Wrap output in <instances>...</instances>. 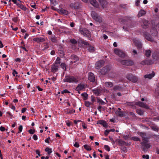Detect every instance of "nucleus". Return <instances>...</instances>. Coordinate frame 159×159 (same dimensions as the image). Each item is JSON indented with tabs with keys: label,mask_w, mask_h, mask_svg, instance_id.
Here are the masks:
<instances>
[{
	"label": "nucleus",
	"mask_w": 159,
	"mask_h": 159,
	"mask_svg": "<svg viewBox=\"0 0 159 159\" xmlns=\"http://www.w3.org/2000/svg\"><path fill=\"white\" fill-rule=\"evenodd\" d=\"M82 43L86 45H89L88 43L84 41H82Z\"/></svg>",
	"instance_id": "obj_59"
},
{
	"label": "nucleus",
	"mask_w": 159,
	"mask_h": 159,
	"mask_svg": "<svg viewBox=\"0 0 159 159\" xmlns=\"http://www.w3.org/2000/svg\"><path fill=\"white\" fill-rule=\"evenodd\" d=\"M0 130L1 131H4L5 130V128L2 126L0 127Z\"/></svg>",
	"instance_id": "obj_61"
},
{
	"label": "nucleus",
	"mask_w": 159,
	"mask_h": 159,
	"mask_svg": "<svg viewBox=\"0 0 159 159\" xmlns=\"http://www.w3.org/2000/svg\"><path fill=\"white\" fill-rule=\"evenodd\" d=\"M81 95L84 98V100H86L88 98V95L86 93H82Z\"/></svg>",
	"instance_id": "obj_42"
},
{
	"label": "nucleus",
	"mask_w": 159,
	"mask_h": 159,
	"mask_svg": "<svg viewBox=\"0 0 159 159\" xmlns=\"http://www.w3.org/2000/svg\"><path fill=\"white\" fill-rule=\"evenodd\" d=\"M104 65V61H97L96 64V67L98 69H99Z\"/></svg>",
	"instance_id": "obj_19"
},
{
	"label": "nucleus",
	"mask_w": 159,
	"mask_h": 159,
	"mask_svg": "<svg viewBox=\"0 0 159 159\" xmlns=\"http://www.w3.org/2000/svg\"><path fill=\"white\" fill-rule=\"evenodd\" d=\"M64 50H63V48L62 47H60V57H62L64 56Z\"/></svg>",
	"instance_id": "obj_35"
},
{
	"label": "nucleus",
	"mask_w": 159,
	"mask_h": 159,
	"mask_svg": "<svg viewBox=\"0 0 159 159\" xmlns=\"http://www.w3.org/2000/svg\"><path fill=\"white\" fill-rule=\"evenodd\" d=\"M88 50L90 52H93L94 51V48L93 47L89 46L88 48Z\"/></svg>",
	"instance_id": "obj_39"
},
{
	"label": "nucleus",
	"mask_w": 159,
	"mask_h": 159,
	"mask_svg": "<svg viewBox=\"0 0 159 159\" xmlns=\"http://www.w3.org/2000/svg\"><path fill=\"white\" fill-rule=\"evenodd\" d=\"M12 1L23 10L25 11L26 10V7L22 4L21 2L19 0H12Z\"/></svg>",
	"instance_id": "obj_5"
},
{
	"label": "nucleus",
	"mask_w": 159,
	"mask_h": 159,
	"mask_svg": "<svg viewBox=\"0 0 159 159\" xmlns=\"http://www.w3.org/2000/svg\"><path fill=\"white\" fill-rule=\"evenodd\" d=\"M105 85L107 87H111L113 86L112 83L111 82H107L105 83Z\"/></svg>",
	"instance_id": "obj_32"
},
{
	"label": "nucleus",
	"mask_w": 159,
	"mask_h": 159,
	"mask_svg": "<svg viewBox=\"0 0 159 159\" xmlns=\"http://www.w3.org/2000/svg\"><path fill=\"white\" fill-rule=\"evenodd\" d=\"M155 75V74L154 72H152V74L145 75L144 77L145 78H148L149 79H150L154 77Z\"/></svg>",
	"instance_id": "obj_26"
},
{
	"label": "nucleus",
	"mask_w": 159,
	"mask_h": 159,
	"mask_svg": "<svg viewBox=\"0 0 159 159\" xmlns=\"http://www.w3.org/2000/svg\"><path fill=\"white\" fill-rule=\"evenodd\" d=\"M135 104L139 107H143L146 109L149 108L148 106L146 103L140 101L135 102Z\"/></svg>",
	"instance_id": "obj_13"
},
{
	"label": "nucleus",
	"mask_w": 159,
	"mask_h": 159,
	"mask_svg": "<svg viewBox=\"0 0 159 159\" xmlns=\"http://www.w3.org/2000/svg\"><path fill=\"white\" fill-rule=\"evenodd\" d=\"M133 41L138 49H140L142 48V44L140 41L135 39H133Z\"/></svg>",
	"instance_id": "obj_12"
},
{
	"label": "nucleus",
	"mask_w": 159,
	"mask_h": 159,
	"mask_svg": "<svg viewBox=\"0 0 159 159\" xmlns=\"http://www.w3.org/2000/svg\"><path fill=\"white\" fill-rule=\"evenodd\" d=\"M64 82H77L78 80L73 76H67L63 80Z\"/></svg>",
	"instance_id": "obj_6"
},
{
	"label": "nucleus",
	"mask_w": 159,
	"mask_h": 159,
	"mask_svg": "<svg viewBox=\"0 0 159 159\" xmlns=\"http://www.w3.org/2000/svg\"><path fill=\"white\" fill-rule=\"evenodd\" d=\"M70 59L71 60L70 63H73L77 62V64H78V61H79V58L78 57L74 54L72 55L70 57Z\"/></svg>",
	"instance_id": "obj_9"
},
{
	"label": "nucleus",
	"mask_w": 159,
	"mask_h": 159,
	"mask_svg": "<svg viewBox=\"0 0 159 159\" xmlns=\"http://www.w3.org/2000/svg\"><path fill=\"white\" fill-rule=\"evenodd\" d=\"M52 4H53V9L55 10H57L59 12V9L58 8L60 7V5H59L58 3L54 0L53 1Z\"/></svg>",
	"instance_id": "obj_16"
},
{
	"label": "nucleus",
	"mask_w": 159,
	"mask_h": 159,
	"mask_svg": "<svg viewBox=\"0 0 159 159\" xmlns=\"http://www.w3.org/2000/svg\"><path fill=\"white\" fill-rule=\"evenodd\" d=\"M151 51L149 50H146L145 51V54L146 57H149L151 54Z\"/></svg>",
	"instance_id": "obj_33"
},
{
	"label": "nucleus",
	"mask_w": 159,
	"mask_h": 159,
	"mask_svg": "<svg viewBox=\"0 0 159 159\" xmlns=\"http://www.w3.org/2000/svg\"><path fill=\"white\" fill-rule=\"evenodd\" d=\"M59 66L60 58L59 57H57L55 64L52 65L51 67V71L53 72H56L57 71L58 68Z\"/></svg>",
	"instance_id": "obj_3"
},
{
	"label": "nucleus",
	"mask_w": 159,
	"mask_h": 159,
	"mask_svg": "<svg viewBox=\"0 0 159 159\" xmlns=\"http://www.w3.org/2000/svg\"><path fill=\"white\" fill-rule=\"evenodd\" d=\"M116 115L120 117H123L124 115L123 112L120 111H116Z\"/></svg>",
	"instance_id": "obj_30"
},
{
	"label": "nucleus",
	"mask_w": 159,
	"mask_h": 159,
	"mask_svg": "<svg viewBox=\"0 0 159 159\" xmlns=\"http://www.w3.org/2000/svg\"><path fill=\"white\" fill-rule=\"evenodd\" d=\"M156 151L157 152V153L159 154V148H156Z\"/></svg>",
	"instance_id": "obj_64"
},
{
	"label": "nucleus",
	"mask_w": 159,
	"mask_h": 159,
	"mask_svg": "<svg viewBox=\"0 0 159 159\" xmlns=\"http://www.w3.org/2000/svg\"><path fill=\"white\" fill-rule=\"evenodd\" d=\"M50 39L52 42H56V38L53 36H52L50 38Z\"/></svg>",
	"instance_id": "obj_48"
},
{
	"label": "nucleus",
	"mask_w": 159,
	"mask_h": 159,
	"mask_svg": "<svg viewBox=\"0 0 159 159\" xmlns=\"http://www.w3.org/2000/svg\"><path fill=\"white\" fill-rule=\"evenodd\" d=\"M33 41L38 43H42L45 41V39L42 37H36L34 38Z\"/></svg>",
	"instance_id": "obj_18"
},
{
	"label": "nucleus",
	"mask_w": 159,
	"mask_h": 159,
	"mask_svg": "<svg viewBox=\"0 0 159 159\" xmlns=\"http://www.w3.org/2000/svg\"><path fill=\"white\" fill-rule=\"evenodd\" d=\"M146 14V11L143 10H140L139 11V13L138 15V17H140L141 16H142L144 15H145Z\"/></svg>",
	"instance_id": "obj_27"
},
{
	"label": "nucleus",
	"mask_w": 159,
	"mask_h": 159,
	"mask_svg": "<svg viewBox=\"0 0 159 159\" xmlns=\"http://www.w3.org/2000/svg\"><path fill=\"white\" fill-rule=\"evenodd\" d=\"M120 63L122 65L127 66H132L134 64L133 61L130 60H122L120 61Z\"/></svg>",
	"instance_id": "obj_8"
},
{
	"label": "nucleus",
	"mask_w": 159,
	"mask_h": 159,
	"mask_svg": "<svg viewBox=\"0 0 159 159\" xmlns=\"http://www.w3.org/2000/svg\"><path fill=\"white\" fill-rule=\"evenodd\" d=\"M84 148L87 151H90L91 150V148L88 145L85 144L84 146Z\"/></svg>",
	"instance_id": "obj_37"
},
{
	"label": "nucleus",
	"mask_w": 159,
	"mask_h": 159,
	"mask_svg": "<svg viewBox=\"0 0 159 159\" xmlns=\"http://www.w3.org/2000/svg\"><path fill=\"white\" fill-rule=\"evenodd\" d=\"M29 132L30 134H33L35 132V130L34 129H31L29 130Z\"/></svg>",
	"instance_id": "obj_53"
},
{
	"label": "nucleus",
	"mask_w": 159,
	"mask_h": 159,
	"mask_svg": "<svg viewBox=\"0 0 159 159\" xmlns=\"http://www.w3.org/2000/svg\"><path fill=\"white\" fill-rule=\"evenodd\" d=\"M144 36L146 39L149 41L153 42V39L151 37L150 35L147 32H145L143 33Z\"/></svg>",
	"instance_id": "obj_15"
},
{
	"label": "nucleus",
	"mask_w": 159,
	"mask_h": 159,
	"mask_svg": "<svg viewBox=\"0 0 159 159\" xmlns=\"http://www.w3.org/2000/svg\"><path fill=\"white\" fill-rule=\"evenodd\" d=\"M60 66L64 70H66V66L65 63H62L60 65Z\"/></svg>",
	"instance_id": "obj_41"
},
{
	"label": "nucleus",
	"mask_w": 159,
	"mask_h": 159,
	"mask_svg": "<svg viewBox=\"0 0 159 159\" xmlns=\"http://www.w3.org/2000/svg\"><path fill=\"white\" fill-rule=\"evenodd\" d=\"M110 132L109 130H106L104 134L106 136H107Z\"/></svg>",
	"instance_id": "obj_56"
},
{
	"label": "nucleus",
	"mask_w": 159,
	"mask_h": 159,
	"mask_svg": "<svg viewBox=\"0 0 159 159\" xmlns=\"http://www.w3.org/2000/svg\"><path fill=\"white\" fill-rule=\"evenodd\" d=\"M62 94H63L64 93H70V92L68 91L67 89H65L64 90L62 91L61 92Z\"/></svg>",
	"instance_id": "obj_55"
},
{
	"label": "nucleus",
	"mask_w": 159,
	"mask_h": 159,
	"mask_svg": "<svg viewBox=\"0 0 159 159\" xmlns=\"http://www.w3.org/2000/svg\"><path fill=\"white\" fill-rule=\"evenodd\" d=\"M127 78L133 82L135 83L138 80V78L135 76L131 74H129L127 76Z\"/></svg>",
	"instance_id": "obj_7"
},
{
	"label": "nucleus",
	"mask_w": 159,
	"mask_h": 159,
	"mask_svg": "<svg viewBox=\"0 0 159 159\" xmlns=\"http://www.w3.org/2000/svg\"><path fill=\"white\" fill-rule=\"evenodd\" d=\"M84 85L83 84H80L78 85L76 88L75 90L76 91H80L84 89Z\"/></svg>",
	"instance_id": "obj_24"
},
{
	"label": "nucleus",
	"mask_w": 159,
	"mask_h": 159,
	"mask_svg": "<svg viewBox=\"0 0 159 159\" xmlns=\"http://www.w3.org/2000/svg\"><path fill=\"white\" fill-rule=\"evenodd\" d=\"M33 138L35 140H37L38 139L37 136L36 134H34L33 136Z\"/></svg>",
	"instance_id": "obj_62"
},
{
	"label": "nucleus",
	"mask_w": 159,
	"mask_h": 159,
	"mask_svg": "<svg viewBox=\"0 0 159 159\" xmlns=\"http://www.w3.org/2000/svg\"><path fill=\"white\" fill-rule=\"evenodd\" d=\"M126 104L129 106H130L131 108L133 109H135L136 106H135V102L134 103L133 102H127L126 103Z\"/></svg>",
	"instance_id": "obj_25"
},
{
	"label": "nucleus",
	"mask_w": 159,
	"mask_h": 159,
	"mask_svg": "<svg viewBox=\"0 0 159 159\" xmlns=\"http://www.w3.org/2000/svg\"><path fill=\"white\" fill-rule=\"evenodd\" d=\"M45 150L46 152H47L48 154H50L52 152L51 149L49 148H46Z\"/></svg>",
	"instance_id": "obj_38"
},
{
	"label": "nucleus",
	"mask_w": 159,
	"mask_h": 159,
	"mask_svg": "<svg viewBox=\"0 0 159 159\" xmlns=\"http://www.w3.org/2000/svg\"><path fill=\"white\" fill-rule=\"evenodd\" d=\"M104 147L106 150H107L108 151H110V148L108 145H105Z\"/></svg>",
	"instance_id": "obj_50"
},
{
	"label": "nucleus",
	"mask_w": 159,
	"mask_h": 159,
	"mask_svg": "<svg viewBox=\"0 0 159 159\" xmlns=\"http://www.w3.org/2000/svg\"><path fill=\"white\" fill-rule=\"evenodd\" d=\"M152 57L155 60H158L159 59V53L157 52H154L152 55Z\"/></svg>",
	"instance_id": "obj_20"
},
{
	"label": "nucleus",
	"mask_w": 159,
	"mask_h": 159,
	"mask_svg": "<svg viewBox=\"0 0 159 159\" xmlns=\"http://www.w3.org/2000/svg\"><path fill=\"white\" fill-rule=\"evenodd\" d=\"M138 134L142 138L143 141H149V138L147 137V134L145 133L138 132Z\"/></svg>",
	"instance_id": "obj_11"
},
{
	"label": "nucleus",
	"mask_w": 159,
	"mask_h": 159,
	"mask_svg": "<svg viewBox=\"0 0 159 159\" xmlns=\"http://www.w3.org/2000/svg\"><path fill=\"white\" fill-rule=\"evenodd\" d=\"M116 141L119 143L120 146L124 145H125V144H126V143L125 142L121 139H117L116 140Z\"/></svg>",
	"instance_id": "obj_28"
},
{
	"label": "nucleus",
	"mask_w": 159,
	"mask_h": 159,
	"mask_svg": "<svg viewBox=\"0 0 159 159\" xmlns=\"http://www.w3.org/2000/svg\"><path fill=\"white\" fill-rule=\"evenodd\" d=\"M143 23L144 25L145 26H147L148 25V22L147 20H143Z\"/></svg>",
	"instance_id": "obj_47"
},
{
	"label": "nucleus",
	"mask_w": 159,
	"mask_h": 159,
	"mask_svg": "<svg viewBox=\"0 0 159 159\" xmlns=\"http://www.w3.org/2000/svg\"><path fill=\"white\" fill-rule=\"evenodd\" d=\"M142 157L143 158H145L146 159H149V157L148 155H143L142 156Z\"/></svg>",
	"instance_id": "obj_52"
},
{
	"label": "nucleus",
	"mask_w": 159,
	"mask_h": 159,
	"mask_svg": "<svg viewBox=\"0 0 159 159\" xmlns=\"http://www.w3.org/2000/svg\"><path fill=\"white\" fill-rule=\"evenodd\" d=\"M70 7L75 9H78L79 8V6L78 4L71 3L70 4Z\"/></svg>",
	"instance_id": "obj_29"
},
{
	"label": "nucleus",
	"mask_w": 159,
	"mask_h": 159,
	"mask_svg": "<svg viewBox=\"0 0 159 159\" xmlns=\"http://www.w3.org/2000/svg\"><path fill=\"white\" fill-rule=\"evenodd\" d=\"M97 124H99L105 127H107L108 126L107 123L104 120H100L97 122Z\"/></svg>",
	"instance_id": "obj_21"
},
{
	"label": "nucleus",
	"mask_w": 159,
	"mask_h": 159,
	"mask_svg": "<svg viewBox=\"0 0 159 159\" xmlns=\"http://www.w3.org/2000/svg\"><path fill=\"white\" fill-rule=\"evenodd\" d=\"M99 2L103 8L106 7L108 4L106 0H99Z\"/></svg>",
	"instance_id": "obj_22"
},
{
	"label": "nucleus",
	"mask_w": 159,
	"mask_h": 159,
	"mask_svg": "<svg viewBox=\"0 0 159 159\" xmlns=\"http://www.w3.org/2000/svg\"><path fill=\"white\" fill-rule=\"evenodd\" d=\"M115 53L121 57H124L125 56V53L119 49H116L114 50Z\"/></svg>",
	"instance_id": "obj_10"
},
{
	"label": "nucleus",
	"mask_w": 159,
	"mask_h": 159,
	"mask_svg": "<svg viewBox=\"0 0 159 159\" xmlns=\"http://www.w3.org/2000/svg\"><path fill=\"white\" fill-rule=\"evenodd\" d=\"M12 20L15 22H16L17 21V17H14Z\"/></svg>",
	"instance_id": "obj_58"
},
{
	"label": "nucleus",
	"mask_w": 159,
	"mask_h": 159,
	"mask_svg": "<svg viewBox=\"0 0 159 159\" xmlns=\"http://www.w3.org/2000/svg\"><path fill=\"white\" fill-rule=\"evenodd\" d=\"M18 129H19V133H20L22 131V129H23L22 126L21 125H20L19 126V127Z\"/></svg>",
	"instance_id": "obj_54"
},
{
	"label": "nucleus",
	"mask_w": 159,
	"mask_h": 159,
	"mask_svg": "<svg viewBox=\"0 0 159 159\" xmlns=\"http://www.w3.org/2000/svg\"><path fill=\"white\" fill-rule=\"evenodd\" d=\"M152 30H153V31L154 32V35L152 34V35L156 36L157 35V32L156 30V29L155 28H153L152 29Z\"/></svg>",
	"instance_id": "obj_60"
},
{
	"label": "nucleus",
	"mask_w": 159,
	"mask_h": 159,
	"mask_svg": "<svg viewBox=\"0 0 159 159\" xmlns=\"http://www.w3.org/2000/svg\"><path fill=\"white\" fill-rule=\"evenodd\" d=\"M61 13L64 15H67L68 14V12L66 10L61 8L60 9V13Z\"/></svg>",
	"instance_id": "obj_31"
},
{
	"label": "nucleus",
	"mask_w": 159,
	"mask_h": 159,
	"mask_svg": "<svg viewBox=\"0 0 159 159\" xmlns=\"http://www.w3.org/2000/svg\"><path fill=\"white\" fill-rule=\"evenodd\" d=\"M136 112L140 115H143L144 114V111L141 109H137L136 110Z\"/></svg>",
	"instance_id": "obj_34"
},
{
	"label": "nucleus",
	"mask_w": 159,
	"mask_h": 159,
	"mask_svg": "<svg viewBox=\"0 0 159 159\" xmlns=\"http://www.w3.org/2000/svg\"><path fill=\"white\" fill-rule=\"evenodd\" d=\"M121 150L122 151L125 152L127 151V149L126 147H123L121 148Z\"/></svg>",
	"instance_id": "obj_51"
},
{
	"label": "nucleus",
	"mask_w": 159,
	"mask_h": 159,
	"mask_svg": "<svg viewBox=\"0 0 159 159\" xmlns=\"http://www.w3.org/2000/svg\"><path fill=\"white\" fill-rule=\"evenodd\" d=\"M74 146L76 148H78L80 146L79 144L77 142H75L74 144Z\"/></svg>",
	"instance_id": "obj_57"
},
{
	"label": "nucleus",
	"mask_w": 159,
	"mask_h": 159,
	"mask_svg": "<svg viewBox=\"0 0 159 159\" xmlns=\"http://www.w3.org/2000/svg\"><path fill=\"white\" fill-rule=\"evenodd\" d=\"M102 109H103V108L101 106H99L98 108V110L100 112L101 111Z\"/></svg>",
	"instance_id": "obj_63"
},
{
	"label": "nucleus",
	"mask_w": 159,
	"mask_h": 159,
	"mask_svg": "<svg viewBox=\"0 0 159 159\" xmlns=\"http://www.w3.org/2000/svg\"><path fill=\"white\" fill-rule=\"evenodd\" d=\"M70 42L73 44H75L77 43V42L76 40L74 39H71L70 40Z\"/></svg>",
	"instance_id": "obj_49"
},
{
	"label": "nucleus",
	"mask_w": 159,
	"mask_h": 159,
	"mask_svg": "<svg viewBox=\"0 0 159 159\" xmlns=\"http://www.w3.org/2000/svg\"><path fill=\"white\" fill-rule=\"evenodd\" d=\"M97 102L100 103L101 104H103L105 103V102L99 98H98Z\"/></svg>",
	"instance_id": "obj_44"
},
{
	"label": "nucleus",
	"mask_w": 159,
	"mask_h": 159,
	"mask_svg": "<svg viewBox=\"0 0 159 159\" xmlns=\"http://www.w3.org/2000/svg\"><path fill=\"white\" fill-rule=\"evenodd\" d=\"M79 31L81 34L88 38L91 37V34L90 32L87 29L84 28H81L79 29Z\"/></svg>",
	"instance_id": "obj_1"
},
{
	"label": "nucleus",
	"mask_w": 159,
	"mask_h": 159,
	"mask_svg": "<svg viewBox=\"0 0 159 159\" xmlns=\"http://www.w3.org/2000/svg\"><path fill=\"white\" fill-rule=\"evenodd\" d=\"M91 15L93 19L96 21L98 22L99 23L101 22L102 21L101 18L100 16L98 15L95 11H92Z\"/></svg>",
	"instance_id": "obj_4"
},
{
	"label": "nucleus",
	"mask_w": 159,
	"mask_h": 159,
	"mask_svg": "<svg viewBox=\"0 0 159 159\" xmlns=\"http://www.w3.org/2000/svg\"><path fill=\"white\" fill-rule=\"evenodd\" d=\"M110 70V67L109 66H106L102 69L101 71V74L105 75Z\"/></svg>",
	"instance_id": "obj_14"
},
{
	"label": "nucleus",
	"mask_w": 159,
	"mask_h": 159,
	"mask_svg": "<svg viewBox=\"0 0 159 159\" xmlns=\"http://www.w3.org/2000/svg\"><path fill=\"white\" fill-rule=\"evenodd\" d=\"M131 138H132V140H134V141H140V140L138 137H132Z\"/></svg>",
	"instance_id": "obj_45"
},
{
	"label": "nucleus",
	"mask_w": 159,
	"mask_h": 159,
	"mask_svg": "<svg viewBox=\"0 0 159 159\" xmlns=\"http://www.w3.org/2000/svg\"><path fill=\"white\" fill-rule=\"evenodd\" d=\"M17 72L15 70H13L12 75L14 76H17Z\"/></svg>",
	"instance_id": "obj_46"
},
{
	"label": "nucleus",
	"mask_w": 159,
	"mask_h": 159,
	"mask_svg": "<svg viewBox=\"0 0 159 159\" xmlns=\"http://www.w3.org/2000/svg\"><path fill=\"white\" fill-rule=\"evenodd\" d=\"M148 142L144 141L140 143L142 149L145 152H146L147 151V149L151 147V145L149 143H147Z\"/></svg>",
	"instance_id": "obj_2"
},
{
	"label": "nucleus",
	"mask_w": 159,
	"mask_h": 159,
	"mask_svg": "<svg viewBox=\"0 0 159 159\" xmlns=\"http://www.w3.org/2000/svg\"><path fill=\"white\" fill-rule=\"evenodd\" d=\"M121 89V88L119 86H115L113 88V89L116 91H120Z\"/></svg>",
	"instance_id": "obj_36"
},
{
	"label": "nucleus",
	"mask_w": 159,
	"mask_h": 159,
	"mask_svg": "<svg viewBox=\"0 0 159 159\" xmlns=\"http://www.w3.org/2000/svg\"><path fill=\"white\" fill-rule=\"evenodd\" d=\"M88 79L90 81L92 82H94L95 80L94 74L91 72L89 73Z\"/></svg>",
	"instance_id": "obj_17"
},
{
	"label": "nucleus",
	"mask_w": 159,
	"mask_h": 159,
	"mask_svg": "<svg viewBox=\"0 0 159 159\" xmlns=\"http://www.w3.org/2000/svg\"><path fill=\"white\" fill-rule=\"evenodd\" d=\"M93 103H91L88 101H85V106L87 107H89L90 105L92 104Z\"/></svg>",
	"instance_id": "obj_40"
},
{
	"label": "nucleus",
	"mask_w": 159,
	"mask_h": 159,
	"mask_svg": "<svg viewBox=\"0 0 159 159\" xmlns=\"http://www.w3.org/2000/svg\"><path fill=\"white\" fill-rule=\"evenodd\" d=\"M152 61L151 60H147L146 59L144 60L141 62V64L143 65L146 64L150 65L152 64Z\"/></svg>",
	"instance_id": "obj_23"
},
{
	"label": "nucleus",
	"mask_w": 159,
	"mask_h": 159,
	"mask_svg": "<svg viewBox=\"0 0 159 159\" xmlns=\"http://www.w3.org/2000/svg\"><path fill=\"white\" fill-rule=\"evenodd\" d=\"M93 93L97 95L99 94V91L98 89L93 90Z\"/></svg>",
	"instance_id": "obj_43"
}]
</instances>
